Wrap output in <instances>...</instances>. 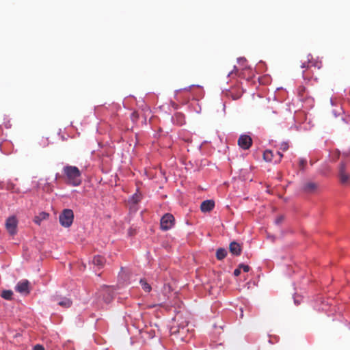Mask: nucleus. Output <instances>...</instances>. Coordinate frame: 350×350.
I'll use <instances>...</instances> for the list:
<instances>
[{
	"instance_id": "1",
	"label": "nucleus",
	"mask_w": 350,
	"mask_h": 350,
	"mask_svg": "<svg viewBox=\"0 0 350 350\" xmlns=\"http://www.w3.org/2000/svg\"><path fill=\"white\" fill-rule=\"evenodd\" d=\"M62 176L68 185L77 187L81 183V173L76 166L67 165L62 169Z\"/></svg>"
},
{
	"instance_id": "2",
	"label": "nucleus",
	"mask_w": 350,
	"mask_h": 350,
	"mask_svg": "<svg viewBox=\"0 0 350 350\" xmlns=\"http://www.w3.org/2000/svg\"><path fill=\"white\" fill-rule=\"evenodd\" d=\"M59 222L64 227H70L74 219V213L71 209H64L59 217Z\"/></svg>"
},
{
	"instance_id": "3",
	"label": "nucleus",
	"mask_w": 350,
	"mask_h": 350,
	"mask_svg": "<svg viewBox=\"0 0 350 350\" xmlns=\"http://www.w3.org/2000/svg\"><path fill=\"white\" fill-rule=\"evenodd\" d=\"M156 334V329L152 325H146L143 329L139 330L140 338L144 342L153 338Z\"/></svg>"
},
{
	"instance_id": "4",
	"label": "nucleus",
	"mask_w": 350,
	"mask_h": 350,
	"mask_svg": "<svg viewBox=\"0 0 350 350\" xmlns=\"http://www.w3.org/2000/svg\"><path fill=\"white\" fill-rule=\"evenodd\" d=\"M302 68H306L307 70L312 68L319 70L322 67V62L317 59H314L310 55L307 57V61L302 63Z\"/></svg>"
},
{
	"instance_id": "5",
	"label": "nucleus",
	"mask_w": 350,
	"mask_h": 350,
	"mask_svg": "<svg viewBox=\"0 0 350 350\" xmlns=\"http://www.w3.org/2000/svg\"><path fill=\"white\" fill-rule=\"evenodd\" d=\"M174 217L170 213L165 214L161 219L160 225L163 230H170L174 224Z\"/></svg>"
},
{
	"instance_id": "6",
	"label": "nucleus",
	"mask_w": 350,
	"mask_h": 350,
	"mask_svg": "<svg viewBox=\"0 0 350 350\" xmlns=\"http://www.w3.org/2000/svg\"><path fill=\"white\" fill-rule=\"evenodd\" d=\"M283 157V154L280 152H277L275 154L271 150H267L263 153V159L265 161L271 162L273 161L275 163H279Z\"/></svg>"
},
{
	"instance_id": "7",
	"label": "nucleus",
	"mask_w": 350,
	"mask_h": 350,
	"mask_svg": "<svg viewBox=\"0 0 350 350\" xmlns=\"http://www.w3.org/2000/svg\"><path fill=\"white\" fill-rule=\"evenodd\" d=\"M18 221L15 216L9 217L5 221V227L9 233L14 235L16 233Z\"/></svg>"
},
{
	"instance_id": "8",
	"label": "nucleus",
	"mask_w": 350,
	"mask_h": 350,
	"mask_svg": "<svg viewBox=\"0 0 350 350\" xmlns=\"http://www.w3.org/2000/svg\"><path fill=\"white\" fill-rule=\"evenodd\" d=\"M252 144V138L247 135H242L239 137L238 139V145L240 146V148L247 150L249 149Z\"/></svg>"
},
{
	"instance_id": "9",
	"label": "nucleus",
	"mask_w": 350,
	"mask_h": 350,
	"mask_svg": "<svg viewBox=\"0 0 350 350\" xmlns=\"http://www.w3.org/2000/svg\"><path fill=\"white\" fill-rule=\"evenodd\" d=\"M185 332L186 330L184 327L177 330H173V329H172L171 335L172 336V340L176 341H185L186 339L183 336V335L185 334Z\"/></svg>"
},
{
	"instance_id": "10",
	"label": "nucleus",
	"mask_w": 350,
	"mask_h": 350,
	"mask_svg": "<svg viewBox=\"0 0 350 350\" xmlns=\"http://www.w3.org/2000/svg\"><path fill=\"white\" fill-rule=\"evenodd\" d=\"M53 299L54 301H57L59 306L64 308H68L72 304V301L67 297H60L59 296H55Z\"/></svg>"
},
{
	"instance_id": "11",
	"label": "nucleus",
	"mask_w": 350,
	"mask_h": 350,
	"mask_svg": "<svg viewBox=\"0 0 350 350\" xmlns=\"http://www.w3.org/2000/svg\"><path fill=\"white\" fill-rule=\"evenodd\" d=\"M29 284L27 280L21 281L16 286V291L20 293L28 294L29 293Z\"/></svg>"
},
{
	"instance_id": "12",
	"label": "nucleus",
	"mask_w": 350,
	"mask_h": 350,
	"mask_svg": "<svg viewBox=\"0 0 350 350\" xmlns=\"http://www.w3.org/2000/svg\"><path fill=\"white\" fill-rule=\"evenodd\" d=\"M215 207V202L213 200H204L200 205V210L203 213L210 212Z\"/></svg>"
},
{
	"instance_id": "13",
	"label": "nucleus",
	"mask_w": 350,
	"mask_h": 350,
	"mask_svg": "<svg viewBox=\"0 0 350 350\" xmlns=\"http://www.w3.org/2000/svg\"><path fill=\"white\" fill-rule=\"evenodd\" d=\"M339 177L340 182L343 184L346 183L349 178V174L345 172V165L344 163H341L340 165Z\"/></svg>"
},
{
	"instance_id": "14",
	"label": "nucleus",
	"mask_w": 350,
	"mask_h": 350,
	"mask_svg": "<svg viewBox=\"0 0 350 350\" xmlns=\"http://www.w3.org/2000/svg\"><path fill=\"white\" fill-rule=\"evenodd\" d=\"M229 250H230V252L233 255H235V256L240 255L241 252V245L238 243H237L235 241H233V242H232L230 244Z\"/></svg>"
},
{
	"instance_id": "15",
	"label": "nucleus",
	"mask_w": 350,
	"mask_h": 350,
	"mask_svg": "<svg viewBox=\"0 0 350 350\" xmlns=\"http://www.w3.org/2000/svg\"><path fill=\"white\" fill-rule=\"evenodd\" d=\"M103 299L106 303H109L113 299V293L110 288L105 287L103 289Z\"/></svg>"
},
{
	"instance_id": "16",
	"label": "nucleus",
	"mask_w": 350,
	"mask_h": 350,
	"mask_svg": "<svg viewBox=\"0 0 350 350\" xmlns=\"http://www.w3.org/2000/svg\"><path fill=\"white\" fill-rule=\"evenodd\" d=\"M92 262L94 265L97 266L98 268H100L104 265L105 259L104 257L98 255L94 257Z\"/></svg>"
},
{
	"instance_id": "17",
	"label": "nucleus",
	"mask_w": 350,
	"mask_h": 350,
	"mask_svg": "<svg viewBox=\"0 0 350 350\" xmlns=\"http://www.w3.org/2000/svg\"><path fill=\"white\" fill-rule=\"evenodd\" d=\"M317 187H318V185L317 183L310 182V183H307L305 184V185L304 187V190L306 192L311 193V192L314 191V190H316L317 189Z\"/></svg>"
},
{
	"instance_id": "18",
	"label": "nucleus",
	"mask_w": 350,
	"mask_h": 350,
	"mask_svg": "<svg viewBox=\"0 0 350 350\" xmlns=\"http://www.w3.org/2000/svg\"><path fill=\"white\" fill-rule=\"evenodd\" d=\"M49 216V214L45 213V212H42L40 213L38 215L36 216L33 219V221L38 224V225H40L41 224V221L42 220H44L46 219H47Z\"/></svg>"
},
{
	"instance_id": "19",
	"label": "nucleus",
	"mask_w": 350,
	"mask_h": 350,
	"mask_svg": "<svg viewBox=\"0 0 350 350\" xmlns=\"http://www.w3.org/2000/svg\"><path fill=\"white\" fill-rule=\"evenodd\" d=\"M227 255V251L224 248H219L216 252V257L218 260H223Z\"/></svg>"
},
{
	"instance_id": "20",
	"label": "nucleus",
	"mask_w": 350,
	"mask_h": 350,
	"mask_svg": "<svg viewBox=\"0 0 350 350\" xmlns=\"http://www.w3.org/2000/svg\"><path fill=\"white\" fill-rule=\"evenodd\" d=\"M13 292L11 290H4L1 293V297L7 300L12 299Z\"/></svg>"
},
{
	"instance_id": "21",
	"label": "nucleus",
	"mask_w": 350,
	"mask_h": 350,
	"mask_svg": "<svg viewBox=\"0 0 350 350\" xmlns=\"http://www.w3.org/2000/svg\"><path fill=\"white\" fill-rule=\"evenodd\" d=\"M139 282L141 284L142 288L146 292H150L151 291V289H152L151 286L146 282V280L141 279Z\"/></svg>"
},
{
	"instance_id": "22",
	"label": "nucleus",
	"mask_w": 350,
	"mask_h": 350,
	"mask_svg": "<svg viewBox=\"0 0 350 350\" xmlns=\"http://www.w3.org/2000/svg\"><path fill=\"white\" fill-rule=\"evenodd\" d=\"M175 118L176 119V122H177L178 124H183V122H184V116H183V114L179 113H176L175 115Z\"/></svg>"
},
{
	"instance_id": "23",
	"label": "nucleus",
	"mask_w": 350,
	"mask_h": 350,
	"mask_svg": "<svg viewBox=\"0 0 350 350\" xmlns=\"http://www.w3.org/2000/svg\"><path fill=\"white\" fill-rule=\"evenodd\" d=\"M305 92H306V88L305 87L300 86L298 88V94H299V96H300L301 100H304L305 98H304V93Z\"/></svg>"
},
{
	"instance_id": "24",
	"label": "nucleus",
	"mask_w": 350,
	"mask_h": 350,
	"mask_svg": "<svg viewBox=\"0 0 350 350\" xmlns=\"http://www.w3.org/2000/svg\"><path fill=\"white\" fill-rule=\"evenodd\" d=\"M289 148V146H288V142H282L280 144V150H282V151H286Z\"/></svg>"
},
{
	"instance_id": "25",
	"label": "nucleus",
	"mask_w": 350,
	"mask_h": 350,
	"mask_svg": "<svg viewBox=\"0 0 350 350\" xmlns=\"http://www.w3.org/2000/svg\"><path fill=\"white\" fill-rule=\"evenodd\" d=\"M141 200V196L139 194H137V193H135L133 196H132V201L134 204H137V202H139Z\"/></svg>"
},
{
	"instance_id": "26",
	"label": "nucleus",
	"mask_w": 350,
	"mask_h": 350,
	"mask_svg": "<svg viewBox=\"0 0 350 350\" xmlns=\"http://www.w3.org/2000/svg\"><path fill=\"white\" fill-rule=\"evenodd\" d=\"M284 216L281 215L276 217V219L275 220V223L277 225H280L284 221Z\"/></svg>"
},
{
	"instance_id": "27",
	"label": "nucleus",
	"mask_w": 350,
	"mask_h": 350,
	"mask_svg": "<svg viewBox=\"0 0 350 350\" xmlns=\"http://www.w3.org/2000/svg\"><path fill=\"white\" fill-rule=\"evenodd\" d=\"M307 163V161L306 159H301L299 160V167L301 169V170H304V167L306 166Z\"/></svg>"
},
{
	"instance_id": "28",
	"label": "nucleus",
	"mask_w": 350,
	"mask_h": 350,
	"mask_svg": "<svg viewBox=\"0 0 350 350\" xmlns=\"http://www.w3.org/2000/svg\"><path fill=\"white\" fill-rule=\"evenodd\" d=\"M239 268L243 270L244 272H248L250 269V267L248 265L240 264L239 265Z\"/></svg>"
},
{
	"instance_id": "29",
	"label": "nucleus",
	"mask_w": 350,
	"mask_h": 350,
	"mask_svg": "<svg viewBox=\"0 0 350 350\" xmlns=\"http://www.w3.org/2000/svg\"><path fill=\"white\" fill-rule=\"evenodd\" d=\"M303 77L304 79H309L310 78H312L313 77V75H310L309 73L307 72V70H304L303 71Z\"/></svg>"
},
{
	"instance_id": "30",
	"label": "nucleus",
	"mask_w": 350,
	"mask_h": 350,
	"mask_svg": "<svg viewBox=\"0 0 350 350\" xmlns=\"http://www.w3.org/2000/svg\"><path fill=\"white\" fill-rule=\"evenodd\" d=\"M33 350H44V348L40 345H36L33 347Z\"/></svg>"
},
{
	"instance_id": "31",
	"label": "nucleus",
	"mask_w": 350,
	"mask_h": 350,
	"mask_svg": "<svg viewBox=\"0 0 350 350\" xmlns=\"http://www.w3.org/2000/svg\"><path fill=\"white\" fill-rule=\"evenodd\" d=\"M241 273V269L239 268V267L236 269L234 271V275L235 276H239Z\"/></svg>"
},
{
	"instance_id": "32",
	"label": "nucleus",
	"mask_w": 350,
	"mask_h": 350,
	"mask_svg": "<svg viewBox=\"0 0 350 350\" xmlns=\"http://www.w3.org/2000/svg\"><path fill=\"white\" fill-rule=\"evenodd\" d=\"M44 190H46L48 192L51 191H52L51 186L49 184H47V185L45 187H44Z\"/></svg>"
},
{
	"instance_id": "33",
	"label": "nucleus",
	"mask_w": 350,
	"mask_h": 350,
	"mask_svg": "<svg viewBox=\"0 0 350 350\" xmlns=\"http://www.w3.org/2000/svg\"><path fill=\"white\" fill-rule=\"evenodd\" d=\"M61 178V176H59V174H56V175H55V179L57 180V179H58V178Z\"/></svg>"
}]
</instances>
